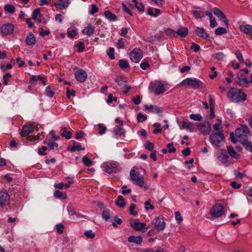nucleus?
<instances>
[{
  "label": "nucleus",
  "mask_w": 252,
  "mask_h": 252,
  "mask_svg": "<svg viewBox=\"0 0 252 252\" xmlns=\"http://www.w3.org/2000/svg\"><path fill=\"white\" fill-rule=\"evenodd\" d=\"M181 84L185 87L194 89H206L205 85L200 80L194 78H188L183 80Z\"/></svg>",
  "instance_id": "obj_1"
},
{
  "label": "nucleus",
  "mask_w": 252,
  "mask_h": 252,
  "mask_svg": "<svg viewBox=\"0 0 252 252\" xmlns=\"http://www.w3.org/2000/svg\"><path fill=\"white\" fill-rule=\"evenodd\" d=\"M213 144L217 146H221V143L224 140V136L222 130L218 132H212L210 136Z\"/></svg>",
  "instance_id": "obj_2"
},
{
  "label": "nucleus",
  "mask_w": 252,
  "mask_h": 252,
  "mask_svg": "<svg viewBox=\"0 0 252 252\" xmlns=\"http://www.w3.org/2000/svg\"><path fill=\"white\" fill-rule=\"evenodd\" d=\"M129 176L130 179L136 185L141 187H144L147 189V188L144 186V181L142 176H140L139 173L136 172L134 170H131Z\"/></svg>",
  "instance_id": "obj_3"
},
{
  "label": "nucleus",
  "mask_w": 252,
  "mask_h": 252,
  "mask_svg": "<svg viewBox=\"0 0 252 252\" xmlns=\"http://www.w3.org/2000/svg\"><path fill=\"white\" fill-rule=\"evenodd\" d=\"M249 71L248 69L243 68L240 69L239 72L237 73V84L241 87H246L249 84V81L245 75H243L241 73L244 72L245 74H248Z\"/></svg>",
  "instance_id": "obj_4"
},
{
  "label": "nucleus",
  "mask_w": 252,
  "mask_h": 252,
  "mask_svg": "<svg viewBox=\"0 0 252 252\" xmlns=\"http://www.w3.org/2000/svg\"><path fill=\"white\" fill-rule=\"evenodd\" d=\"M251 134V132L246 124L240 125V127L237 128V138L238 140L247 138L249 135Z\"/></svg>",
  "instance_id": "obj_5"
},
{
  "label": "nucleus",
  "mask_w": 252,
  "mask_h": 252,
  "mask_svg": "<svg viewBox=\"0 0 252 252\" xmlns=\"http://www.w3.org/2000/svg\"><path fill=\"white\" fill-rule=\"evenodd\" d=\"M211 215L215 218H219L224 214V208L220 204H216L211 209Z\"/></svg>",
  "instance_id": "obj_6"
},
{
  "label": "nucleus",
  "mask_w": 252,
  "mask_h": 252,
  "mask_svg": "<svg viewBox=\"0 0 252 252\" xmlns=\"http://www.w3.org/2000/svg\"><path fill=\"white\" fill-rule=\"evenodd\" d=\"M38 128L32 124L27 125L23 126V129L21 132V135L23 137H26L32 133L34 131H37Z\"/></svg>",
  "instance_id": "obj_7"
},
{
  "label": "nucleus",
  "mask_w": 252,
  "mask_h": 252,
  "mask_svg": "<svg viewBox=\"0 0 252 252\" xmlns=\"http://www.w3.org/2000/svg\"><path fill=\"white\" fill-rule=\"evenodd\" d=\"M119 166L117 162H111L104 166V172L108 174L116 173Z\"/></svg>",
  "instance_id": "obj_8"
},
{
  "label": "nucleus",
  "mask_w": 252,
  "mask_h": 252,
  "mask_svg": "<svg viewBox=\"0 0 252 252\" xmlns=\"http://www.w3.org/2000/svg\"><path fill=\"white\" fill-rule=\"evenodd\" d=\"M151 87L156 94H159L165 91L164 85L159 81H156L151 84Z\"/></svg>",
  "instance_id": "obj_9"
},
{
  "label": "nucleus",
  "mask_w": 252,
  "mask_h": 252,
  "mask_svg": "<svg viewBox=\"0 0 252 252\" xmlns=\"http://www.w3.org/2000/svg\"><path fill=\"white\" fill-rule=\"evenodd\" d=\"M10 196L6 190L0 191V206L2 207L8 205L9 203Z\"/></svg>",
  "instance_id": "obj_10"
},
{
  "label": "nucleus",
  "mask_w": 252,
  "mask_h": 252,
  "mask_svg": "<svg viewBox=\"0 0 252 252\" xmlns=\"http://www.w3.org/2000/svg\"><path fill=\"white\" fill-rule=\"evenodd\" d=\"M129 57L131 61L138 63L142 58V52L139 49H134L130 53Z\"/></svg>",
  "instance_id": "obj_11"
},
{
  "label": "nucleus",
  "mask_w": 252,
  "mask_h": 252,
  "mask_svg": "<svg viewBox=\"0 0 252 252\" xmlns=\"http://www.w3.org/2000/svg\"><path fill=\"white\" fill-rule=\"evenodd\" d=\"M14 26L12 24L6 23L3 24L0 28V31L3 35L12 34L14 31Z\"/></svg>",
  "instance_id": "obj_12"
},
{
  "label": "nucleus",
  "mask_w": 252,
  "mask_h": 252,
  "mask_svg": "<svg viewBox=\"0 0 252 252\" xmlns=\"http://www.w3.org/2000/svg\"><path fill=\"white\" fill-rule=\"evenodd\" d=\"M75 76L76 80L80 82H84L87 78V73L81 69H76L75 72Z\"/></svg>",
  "instance_id": "obj_13"
},
{
  "label": "nucleus",
  "mask_w": 252,
  "mask_h": 252,
  "mask_svg": "<svg viewBox=\"0 0 252 252\" xmlns=\"http://www.w3.org/2000/svg\"><path fill=\"white\" fill-rule=\"evenodd\" d=\"M198 129L204 135H208L211 132V124L208 122L200 123L198 126Z\"/></svg>",
  "instance_id": "obj_14"
},
{
  "label": "nucleus",
  "mask_w": 252,
  "mask_h": 252,
  "mask_svg": "<svg viewBox=\"0 0 252 252\" xmlns=\"http://www.w3.org/2000/svg\"><path fill=\"white\" fill-rule=\"evenodd\" d=\"M131 226L137 231L142 232H145L148 229V228L146 227V224L144 222L135 221L131 223Z\"/></svg>",
  "instance_id": "obj_15"
},
{
  "label": "nucleus",
  "mask_w": 252,
  "mask_h": 252,
  "mask_svg": "<svg viewBox=\"0 0 252 252\" xmlns=\"http://www.w3.org/2000/svg\"><path fill=\"white\" fill-rule=\"evenodd\" d=\"M213 13L218 17V18L220 19L223 22H224L225 25H227L228 24V21L225 16L223 12L220 9L217 7L214 8L213 9Z\"/></svg>",
  "instance_id": "obj_16"
},
{
  "label": "nucleus",
  "mask_w": 252,
  "mask_h": 252,
  "mask_svg": "<svg viewBox=\"0 0 252 252\" xmlns=\"http://www.w3.org/2000/svg\"><path fill=\"white\" fill-rule=\"evenodd\" d=\"M69 4V0H58L55 2L57 8L62 9L66 8Z\"/></svg>",
  "instance_id": "obj_17"
},
{
  "label": "nucleus",
  "mask_w": 252,
  "mask_h": 252,
  "mask_svg": "<svg viewBox=\"0 0 252 252\" xmlns=\"http://www.w3.org/2000/svg\"><path fill=\"white\" fill-rule=\"evenodd\" d=\"M237 141H239L246 150L252 152V143L248 141V138H245V139H237Z\"/></svg>",
  "instance_id": "obj_18"
},
{
  "label": "nucleus",
  "mask_w": 252,
  "mask_h": 252,
  "mask_svg": "<svg viewBox=\"0 0 252 252\" xmlns=\"http://www.w3.org/2000/svg\"><path fill=\"white\" fill-rule=\"evenodd\" d=\"M165 227V223L162 219L158 218L155 224V229L158 231L163 230Z\"/></svg>",
  "instance_id": "obj_19"
},
{
  "label": "nucleus",
  "mask_w": 252,
  "mask_h": 252,
  "mask_svg": "<svg viewBox=\"0 0 252 252\" xmlns=\"http://www.w3.org/2000/svg\"><path fill=\"white\" fill-rule=\"evenodd\" d=\"M195 33L198 36L204 38L208 39L209 35L205 32L204 29L202 28L197 27L195 30Z\"/></svg>",
  "instance_id": "obj_20"
},
{
  "label": "nucleus",
  "mask_w": 252,
  "mask_h": 252,
  "mask_svg": "<svg viewBox=\"0 0 252 252\" xmlns=\"http://www.w3.org/2000/svg\"><path fill=\"white\" fill-rule=\"evenodd\" d=\"M95 28L91 24H88L87 27L83 30L82 32L84 34L91 36L94 33Z\"/></svg>",
  "instance_id": "obj_21"
},
{
  "label": "nucleus",
  "mask_w": 252,
  "mask_h": 252,
  "mask_svg": "<svg viewBox=\"0 0 252 252\" xmlns=\"http://www.w3.org/2000/svg\"><path fill=\"white\" fill-rule=\"evenodd\" d=\"M240 31L244 33L252 35V26L250 25H243L239 27Z\"/></svg>",
  "instance_id": "obj_22"
},
{
  "label": "nucleus",
  "mask_w": 252,
  "mask_h": 252,
  "mask_svg": "<svg viewBox=\"0 0 252 252\" xmlns=\"http://www.w3.org/2000/svg\"><path fill=\"white\" fill-rule=\"evenodd\" d=\"M25 41L28 46H32L35 44V37L32 33H30L26 37Z\"/></svg>",
  "instance_id": "obj_23"
},
{
  "label": "nucleus",
  "mask_w": 252,
  "mask_h": 252,
  "mask_svg": "<svg viewBox=\"0 0 252 252\" xmlns=\"http://www.w3.org/2000/svg\"><path fill=\"white\" fill-rule=\"evenodd\" d=\"M144 107L146 110L153 113L159 114L161 112L160 108L156 105H151L149 106L148 105H145Z\"/></svg>",
  "instance_id": "obj_24"
},
{
  "label": "nucleus",
  "mask_w": 252,
  "mask_h": 252,
  "mask_svg": "<svg viewBox=\"0 0 252 252\" xmlns=\"http://www.w3.org/2000/svg\"><path fill=\"white\" fill-rule=\"evenodd\" d=\"M227 95L231 101H235L236 100V89L234 88H230Z\"/></svg>",
  "instance_id": "obj_25"
},
{
  "label": "nucleus",
  "mask_w": 252,
  "mask_h": 252,
  "mask_svg": "<svg viewBox=\"0 0 252 252\" xmlns=\"http://www.w3.org/2000/svg\"><path fill=\"white\" fill-rule=\"evenodd\" d=\"M142 237L141 236H130L128 238V242L140 245L142 243Z\"/></svg>",
  "instance_id": "obj_26"
},
{
  "label": "nucleus",
  "mask_w": 252,
  "mask_h": 252,
  "mask_svg": "<svg viewBox=\"0 0 252 252\" xmlns=\"http://www.w3.org/2000/svg\"><path fill=\"white\" fill-rule=\"evenodd\" d=\"M61 135L66 139H70L71 138L72 133L70 131L67 130L66 127H63L61 130Z\"/></svg>",
  "instance_id": "obj_27"
},
{
  "label": "nucleus",
  "mask_w": 252,
  "mask_h": 252,
  "mask_svg": "<svg viewBox=\"0 0 252 252\" xmlns=\"http://www.w3.org/2000/svg\"><path fill=\"white\" fill-rule=\"evenodd\" d=\"M189 33V30L187 28L181 27L178 29L176 32V34H177L181 37H186Z\"/></svg>",
  "instance_id": "obj_28"
},
{
  "label": "nucleus",
  "mask_w": 252,
  "mask_h": 252,
  "mask_svg": "<svg viewBox=\"0 0 252 252\" xmlns=\"http://www.w3.org/2000/svg\"><path fill=\"white\" fill-rule=\"evenodd\" d=\"M104 16L109 21H116L117 20V16L110 11L107 10L104 12Z\"/></svg>",
  "instance_id": "obj_29"
},
{
  "label": "nucleus",
  "mask_w": 252,
  "mask_h": 252,
  "mask_svg": "<svg viewBox=\"0 0 252 252\" xmlns=\"http://www.w3.org/2000/svg\"><path fill=\"white\" fill-rule=\"evenodd\" d=\"M147 13L149 15L156 17L160 13V11L159 9L157 8L149 7L147 10Z\"/></svg>",
  "instance_id": "obj_30"
},
{
  "label": "nucleus",
  "mask_w": 252,
  "mask_h": 252,
  "mask_svg": "<svg viewBox=\"0 0 252 252\" xmlns=\"http://www.w3.org/2000/svg\"><path fill=\"white\" fill-rule=\"evenodd\" d=\"M247 95L241 90H237V102L244 101L246 100Z\"/></svg>",
  "instance_id": "obj_31"
},
{
  "label": "nucleus",
  "mask_w": 252,
  "mask_h": 252,
  "mask_svg": "<svg viewBox=\"0 0 252 252\" xmlns=\"http://www.w3.org/2000/svg\"><path fill=\"white\" fill-rule=\"evenodd\" d=\"M113 132L115 135L125 136V131L124 128L121 126H116L114 128Z\"/></svg>",
  "instance_id": "obj_32"
},
{
  "label": "nucleus",
  "mask_w": 252,
  "mask_h": 252,
  "mask_svg": "<svg viewBox=\"0 0 252 252\" xmlns=\"http://www.w3.org/2000/svg\"><path fill=\"white\" fill-rule=\"evenodd\" d=\"M183 128L188 129L190 131H193L195 129L193 124L189 122H184L182 125Z\"/></svg>",
  "instance_id": "obj_33"
},
{
  "label": "nucleus",
  "mask_w": 252,
  "mask_h": 252,
  "mask_svg": "<svg viewBox=\"0 0 252 252\" xmlns=\"http://www.w3.org/2000/svg\"><path fill=\"white\" fill-rule=\"evenodd\" d=\"M229 157L226 154L220 153L218 156V159L222 163H225L228 161Z\"/></svg>",
  "instance_id": "obj_34"
},
{
  "label": "nucleus",
  "mask_w": 252,
  "mask_h": 252,
  "mask_svg": "<svg viewBox=\"0 0 252 252\" xmlns=\"http://www.w3.org/2000/svg\"><path fill=\"white\" fill-rule=\"evenodd\" d=\"M102 218L105 219L106 221H111L110 219V214L109 210L108 209H104L102 213Z\"/></svg>",
  "instance_id": "obj_35"
},
{
  "label": "nucleus",
  "mask_w": 252,
  "mask_h": 252,
  "mask_svg": "<svg viewBox=\"0 0 252 252\" xmlns=\"http://www.w3.org/2000/svg\"><path fill=\"white\" fill-rule=\"evenodd\" d=\"M42 14L41 13L40 9L39 8L35 9L32 12V17L34 20L37 19L38 17H42Z\"/></svg>",
  "instance_id": "obj_36"
},
{
  "label": "nucleus",
  "mask_w": 252,
  "mask_h": 252,
  "mask_svg": "<svg viewBox=\"0 0 252 252\" xmlns=\"http://www.w3.org/2000/svg\"><path fill=\"white\" fill-rule=\"evenodd\" d=\"M54 196L59 199H65L66 198V194L60 190H56L54 193Z\"/></svg>",
  "instance_id": "obj_37"
},
{
  "label": "nucleus",
  "mask_w": 252,
  "mask_h": 252,
  "mask_svg": "<svg viewBox=\"0 0 252 252\" xmlns=\"http://www.w3.org/2000/svg\"><path fill=\"white\" fill-rule=\"evenodd\" d=\"M116 204L120 207H124L125 206L126 203L122 195L118 196L117 199L116 200Z\"/></svg>",
  "instance_id": "obj_38"
},
{
  "label": "nucleus",
  "mask_w": 252,
  "mask_h": 252,
  "mask_svg": "<svg viewBox=\"0 0 252 252\" xmlns=\"http://www.w3.org/2000/svg\"><path fill=\"white\" fill-rule=\"evenodd\" d=\"M191 13L196 18L201 19L204 17V12L202 10H192Z\"/></svg>",
  "instance_id": "obj_39"
},
{
  "label": "nucleus",
  "mask_w": 252,
  "mask_h": 252,
  "mask_svg": "<svg viewBox=\"0 0 252 252\" xmlns=\"http://www.w3.org/2000/svg\"><path fill=\"white\" fill-rule=\"evenodd\" d=\"M4 10L10 14H13L15 11V7L11 4H6L4 7Z\"/></svg>",
  "instance_id": "obj_40"
},
{
  "label": "nucleus",
  "mask_w": 252,
  "mask_h": 252,
  "mask_svg": "<svg viewBox=\"0 0 252 252\" xmlns=\"http://www.w3.org/2000/svg\"><path fill=\"white\" fill-rule=\"evenodd\" d=\"M227 150L228 153L230 156L234 158H236V152H235L233 147L231 146H228L227 147Z\"/></svg>",
  "instance_id": "obj_41"
},
{
  "label": "nucleus",
  "mask_w": 252,
  "mask_h": 252,
  "mask_svg": "<svg viewBox=\"0 0 252 252\" xmlns=\"http://www.w3.org/2000/svg\"><path fill=\"white\" fill-rule=\"evenodd\" d=\"M237 59L239 61V62H240L241 63L245 64L247 66L250 67L252 65V63L250 62H249L248 63L245 62L243 59V57H242L241 54H240V53H238V52H237Z\"/></svg>",
  "instance_id": "obj_42"
},
{
  "label": "nucleus",
  "mask_w": 252,
  "mask_h": 252,
  "mask_svg": "<svg viewBox=\"0 0 252 252\" xmlns=\"http://www.w3.org/2000/svg\"><path fill=\"white\" fill-rule=\"evenodd\" d=\"M227 32L226 30L223 27H219L216 29L215 33L218 35H220Z\"/></svg>",
  "instance_id": "obj_43"
},
{
  "label": "nucleus",
  "mask_w": 252,
  "mask_h": 252,
  "mask_svg": "<svg viewBox=\"0 0 252 252\" xmlns=\"http://www.w3.org/2000/svg\"><path fill=\"white\" fill-rule=\"evenodd\" d=\"M189 118L194 121H201L202 119V116L199 114H191L189 115Z\"/></svg>",
  "instance_id": "obj_44"
},
{
  "label": "nucleus",
  "mask_w": 252,
  "mask_h": 252,
  "mask_svg": "<svg viewBox=\"0 0 252 252\" xmlns=\"http://www.w3.org/2000/svg\"><path fill=\"white\" fill-rule=\"evenodd\" d=\"M12 77L11 74L9 73H6L5 75L3 76V83L5 86L8 85V82L9 80V79Z\"/></svg>",
  "instance_id": "obj_45"
},
{
  "label": "nucleus",
  "mask_w": 252,
  "mask_h": 252,
  "mask_svg": "<svg viewBox=\"0 0 252 252\" xmlns=\"http://www.w3.org/2000/svg\"><path fill=\"white\" fill-rule=\"evenodd\" d=\"M68 149L70 150L72 152H74L75 151H80V150H84V148H82L80 144H78L77 145H74L73 147H68Z\"/></svg>",
  "instance_id": "obj_46"
},
{
  "label": "nucleus",
  "mask_w": 252,
  "mask_h": 252,
  "mask_svg": "<svg viewBox=\"0 0 252 252\" xmlns=\"http://www.w3.org/2000/svg\"><path fill=\"white\" fill-rule=\"evenodd\" d=\"M46 94L49 97H53L55 94L54 91L50 87H47L45 90Z\"/></svg>",
  "instance_id": "obj_47"
},
{
  "label": "nucleus",
  "mask_w": 252,
  "mask_h": 252,
  "mask_svg": "<svg viewBox=\"0 0 252 252\" xmlns=\"http://www.w3.org/2000/svg\"><path fill=\"white\" fill-rule=\"evenodd\" d=\"M119 64L120 67L123 69H126L128 67V63L125 60H120Z\"/></svg>",
  "instance_id": "obj_48"
},
{
  "label": "nucleus",
  "mask_w": 252,
  "mask_h": 252,
  "mask_svg": "<svg viewBox=\"0 0 252 252\" xmlns=\"http://www.w3.org/2000/svg\"><path fill=\"white\" fill-rule=\"evenodd\" d=\"M145 209L146 210H153L154 209V206L151 204V200L146 201L145 203Z\"/></svg>",
  "instance_id": "obj_49"
},
{
  "label": "nucleus",
  "mask_w": 252,
  "mask_h": 252,
  "mask_svg": "<svg viewBox=\"0 0 252 252\" xmlns=\"http://www.w3.org/2000/svg\"><path fill=\"white\" fill-rule=\"evenodd\" d=\"M153 126L155 127H156V129H154V130L153 131V133L154 134H158V133H160L161 131V128L160 127V124H159V123H155L154 125H153Z\"/></svg>",
  "instance_id": "obj_50"
},
{
  "label": "nucleus",
  "mask_w": 252,
  "mask_h": 252,
  "mask_svg": "<svg viewBox=\"0 0 252 252\" xmlns=\"http://www.w3.org/2000/svg\"><path fill=\"white\" fill-rule=\"evenodd\" d=\"M147 117L146 115H143L141 113H139L137 115V119L138 122H143L146 120Z\"/></svg>",
  "instance_id": "obj_51"
},
{
  "label": "nucleus",
  "mask_w": 252,
  "mask_h": 252,
  "mask_svg": "<svg viewBox=\"0 0 252 252\" xmlns=\"http://www.w3.org/2000/svg\"><path fill=\"white\" fill-rule=\"evenodd\" d=\"M83 162L84 165L87 166H90L92 164V160L87 157L84 156L83 158Z\"/></svg>",
  "instance_id": "obj_52"
},
{
  "label": "nucleus",
  "mask_w": 252,
  "mask_h": 252,
  "mask_svg": "<svg viewBox=\"0 0 252 252\" xmlns=\"http://www.w3.org/2000/svg\"><path fill=\"white\" fill-rule=\"evenodd\" d=\"M84 235L89 239H93L95 237V234L92 230H88L85 232Z\"/></svg>",
  "instance_id": "obj_53"
},
{
  "label": "nucleus",
  "mask_w": 252,
  "mask_h": 252,
  "mask_svg": "<svg viewBox=\"0 0 252 252\" xmlns=\"http://www.w3.org/2000/svg\"><path fill=\"white\" fill-rule=\"evenodd\" d=\"M134 7L139 10L140 12H143L145 10L144 5L142 2H139L137 3Z\"/></svg>",
  "instance_id": "obj_54"
},
{
  "label": "nucleus",
  "mask_w": 252,
  "mask_h": 252,
  "mask_svg": "<svg viewBox=\"0 0 252 252\" xmlns=\"http://www.w3.org/2000/svg\"><path fill=\"white\" fill-rule=\"evenodd\" d=\"M107 55L109 56V58L111 60H113L115 58L114 49L113 47L109 48Z\"/></svg>",
  "instance_id": "obj_55"
},
{
  "label": "nucleus",
  "mask_w": 252,
  "mask_h": 252,
  "mask_svg": "<svg viewBox=\"0 0 252 252\" xmlns=\"http://www.w3.org/2000/svg\"><path fill=\"white\" fill-rule=\"evenodd\" d=\"M75 46L77 48V51L79 52H82L85 48L84 44L83 42H79Z\"/></svg>",
  "instance_id": "obj_56"
},
{
  "label": "nucleus",
  "mask_w": 252,
  "mask_h": 252,
  "mask_svg": "<svg viewBox=\"0 0 252 252\" xmlns=\"http://www.w3.org/2000/svg\"><path fill=\"white\" fill-rule=\"evenodd\" d=\"M213 57L214 58L217 59L218 60H221V59H222L223 58L224 54L222 52H218V53H217L216 54H214L213 55Z\"/></svg>",
  "instance_id": "obj_57"
},
{
  "label": "nucleus",
  "mask_w": 252,
  "mask_h": 252,
  "mask_svg": "<svg viewBox=\"0 0 252 252\" xmlns=\"http://www.w3.org/2000/svg\"><path fill=\"white\" fill-rule=\"evenodd\" d=\"M166 147L168 149V152L170 153H173L176 152V148L174 147L173 143L167 144Z\"/></svg>",
  "instance_id": "obj_58"
},
{
  "label": "nucleus",
  "mask_w": 252,
  "mask_h": 252,
  "mask_svg": "<svg viewBox=\"0 0 252 252\" xmlns=\"http://www.w3.org/2000/svg\"><path fill=\"white\" fill-rule=\"evenodd\" d=\"M135 208L136 206L134 204H131L129 207L130 214L134 216H135L137 214V212L134 211Z\"/></svg>",
  "instance_id": "obj_59"
},
{
  "label": "nucleus",
  "mask_w": 252,
  "mask_h": 252,
  "mask_svg": "<svg viewBox=\"0 0 252 252\" xmlns=\"http://www.w3.org/2000/svg\"><path fill=\"white\" fill-rule=\"evenodd\" d=\"M47 147L46 146H42L41 148H38V154L40 155L45 156L46 155V153L45 152L47 150Z\"/></svg>",
  "instance_id": "obj_60"
},
{
  "label": "nucleus",
  "mask_w": 252,
  "mask_h": 252,
  "mask_svg": "<svg viewBox=\"0 0 252 252\" xmlns=\"http://www.w3.org/2000/svg\"><path fill=\"white\" fill-rule=\"evenodd\" d=\"M165 33L167 35L176 37V32L171 29H168L165 31Z\"/></svg>",
  "instance_id": "obj_61"
},
{
  "label": "nucleus",
  "mask_w": 252,
  "mask_h": 252,
  "mask_svg": "<svg viewBox=\"0 0 252 252\" xmlns=\"http://www.w3.org/2000/svg\"><path fill=\"white\" fill-rule=\"evenodd\" d=\"M99 127V134L100 135L103 134L105 133L106 127L105 126H103L102 124L98 125Z\"/></svg>",
  "instance_id": "obj_62"
},
{
  "label": "nucleus",
  "mask_w": 252,
  "mask_h": 252,
  "mask_svg": "<svg viewBox=\"0 0 252 252\" xmlns=\"http://www.w3.org/2000/svg\"><path fill=\"white\" fill-rule=\"evenodd\" d=\"M133 102L136 105H139L141 103V98L139 95H137L132 99Z\"/></svg>",
  "instance_id": "obj_63"
},
{
  "label": "nucleus",
  "mask_w": 252,
  "mask_h": 252,
  "mask_svg": "<svg viewBox=\"0 0 252 252\" xmlns=\"http://www.w3.org/2000/svg\"><path fill=\"white\" fill-rule=\"evenodd\" d=\"M98 11V9L95 4H93L91 5V9L90 11L91 14L93 15L97 12Z\"/></svg>",
  "instance_id": "obj_64"
}]
</instances>
